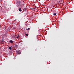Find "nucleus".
Segmentation results:
<instances>
[{"label": "nucleus", "mask_w": 74, "mask_h": 74, "mask_svg": "<svg viewBox=\"0 0 74 74\" xmlns=\"http://www.w3.org/2000/svg\"><path fill=\"white\" fill-rule=\"evenodd\" d=\"M15 47L16 48L15 49L16 50V48H18V45H15Z\"/></svg>", "instance_id": "f03ea898"}, {"label": "nucleus", "mask_w": 74, "mask_h": 74, "mask_svg": "<svg viewBox=\"0 0 74 74\" xmlns=\"http://www.w3.org/2000/svg\"><path fill=\"white\" fill-rule=\"evenodd\" d=\"M16 52L17 53H18V54H21V51L19 50H17L16 51Z\"/></svg>", "instance_id": "f257e3e1"}, {"label": "nucleus", "mask_w": 74, "mask_h": 74, "mask_svg": "<svg viewBox=\"0 0 74 74\" xmlns=\"http://www.w3.org/2000/svg\"><path fill=\"white\" fill-rule=\"evenodd\" d=\"M10 42L11 43H13V41L12 40H11L10 41Z\"/></svg>", "instance_id": "7ed1b4c3"}, {"label": "nucleus", "mask_w": 74, "mask_h": 74, "mask_svg": "<svg viewBox=\"0 0 74 74\" xmlns=\"http://www.w3.org/2000/svg\"><path fill=\"white\" fill-rule=\"evenodd\" d=\"M19 35H18V37H19Z\"/></svg>", "instance_id": "f8f14e48"}, {"label": "nucleus", "mask_w": 74, "mask_h": 74, "mask_svg": "<svg viewBox=\"0 0 74 74\" xmlns=\"http://www.w3.org/2000/svg\"><path fill=\"white\" fill-rule=\"evenodd\" d=\"M25 36H29V34H25Z\"/></svg>", "instance_id": "6e6552de"}, {"label": "nucleus", "mask_w": 74, "mask_h": 74, "mask_svg": "<svg viewBox=\"0 0 74 74\" xmlns=\"http://www.w3.org/2000/svg\"><path fill=\"white\" fill-rule=\"evenodd\" d=\"M19 11H20V12H21V11H22V10H21V8H20L19 9Z\"/></svg>", "instance_id": "20e7f679"}, {"label": "nucleus", "mask_w": 74, "mask_h": 74, "mask_svg": "<svg viewBox=\"0 0 74 74\" xmlns=\"http://www.w3.org/2000/svg\"><path fill=\"white\" fill-rule=\"evenodd\" d=\"M9 49H10V50H11V49H12V48L11 47H9Z\"/></svg>", "instance_id": "39448f33"}, {"label": "nucleus", "mask_w": 74, "mask_h": 74, "mask_svg": "<svg viewBox=\"0 0 74 74\" xmlns=\"http://www.w3.org/2000/svg\"><path fill=\"white\" fill-rule=\"evenodd\" d=\"M30 28H28V29H27L26 30H30Z\"/></svg>", "instance_id": "423d86ee"}, {"label": "nucleus", "mask_w": 74, "mask_h": 74, "mask_svg": "<svg viewBox=\"0 0 74 74\" xmlns=\"http://www.w3.org/2000/svg\"><path fill=\"white\" fill-rule=\"evenodd\" d=\"M54 15H55V16H56V13H55L53 14Z\"/></svg>", "instance_id": "0eeeda50"}, {"label": "nucleus", "mask_w": 74, "mask_h": 74, "mask_svg": "<svg viewBox=\"0 0 74 74\" xmlns=\"http://www.w3.org/2000/svg\"><path fill=\"white\" fill-rule=\"evenodd\" d=\"M0 1H2V0H0Z\"/></svg>", "instance_id": "9b49d317"}, {"label": "nucleus", "mask_w": 74, "mask_h": 74, "mask_svg": "<svg viewBox=\"0 0 74 74\" xmlns=\"http://www.w3.org/2000/svg\"><path fill=\"white\" fill-rule=\"evenodd\" d=\"M16 43H17L18 45H19V42H16Z\"/></svg>", "instance_id": "1a4fd4ad"}, {"label": "nucleus", "mask_w": 74, "mask_h": 74, "mask_svg": "<svg viewBox=\"0 0 74 74\" xmlns=\"http://www.w3.org/2000/svg\"><path fill=\"white\" fill-rule=\"evenodd\" d=\"M16 38H18H18H18V36H17L16 37Z\"/></svg>", "instance_id": "9d476101"}]
</instances>
